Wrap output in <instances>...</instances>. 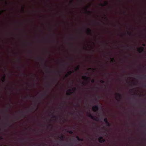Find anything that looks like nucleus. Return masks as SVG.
I'll return each instance as SVG.
<instances>
[{
	"label": "nucleus",
	"mask_w": 146,
	"mask_h": 146,
	"mask_svg": "<svg viewBox=\"0 0 146 146\" xmlns=\"http://www.w3.org/2000/svg\"><path fill=\"white\" fill-rule=\"evenodd\" d=\"M48 86L49 87H51V85L50 84H48Z\"/></svg>",
	"instance_id": "32"
},
{
	"label": "nucleus",
	"mask_w": 146,
	"mask_h": 146,
	"mask_svg": "<svg viewBox=\"0 0 146 146\" xmlns=\"http://www.w3.org/2000/svg\"><path fill=\"white\" fill-rule=\"evenodd\" d=\"M142 45H143V46H145V44L143 43V44H142Z\"/></svg>",
	"instance_id": "36"
},
{
	"label": "nucleus",
	"mask_w": 146,
	"mask_h": 146,
	"mask_svg": "<svg viewBox=\"0 0 146 146\" xmlns=\"http://www.w3.org/2000/svg\"><path fill=\"white\" fill-rule=\"evenodd\" d=\"M95 80L94 79H92V80H91V82L92 83H94L95 82Z\"/></svg>",
	"instance_id": "22"
},
{
	"label": "nucleus",
	"mask_w": 146,
	"mask_h": 146,
	"mask_svg": "<svg viewBox=\"0 0 146 146\" xmlns=\"http://www.w3.org/2000/svg\"><path fill=\"white\" fill-rule=\"evenodd\" d=\"M99 109V107L98 105H95L92 107L93 111L96 112L98 111Z\"/></svg>",
	"instance_id": "5"
},
{
	"label": "nucleus",
	"mask_w": 146,
	"mask_h": 146,
	"mask_svg": "<svg viewBox=\"0 0 146 146\" xmlns=\"http://www.w3.org/2000/svg\"><path fill=\"white\" fill-rule=\"evenodd\" d=\"M88 116L95 121H97V118H95L91 113H89Z\"/></svg>",
	"instance_id": "2"
},
{
	"label": "nucleus",
	"mask_w": 146,
	"mask_h": 146,
	"mask_svg": "<svg viewBox=\"0 0 146 146\" xmlns=\"http://www.w3.org/2000/svg\"><path fill=\"white\" fill-rule=\"evenodd\" d=\"M65 146H73L72 143H69L65 144Z\"/></svg>",
	"instance_id": "13"
},
{
	"label": "nucleus",
	"mask_w": 146,
	"mask_h": 146,
	"mask_svg": "<svg viewBox=\"0 0 146 146\" xmlns=\"http://www.w3.org/2000/svg\"><path fill=\"white\" fill-rule=\"evenodd\" d=\"M76 138H77V140H78V141H80V137H79V136H77L76 137Z\"/></svg>",
	"instance_id": "23"
},
{
	"label": "nucleus",
	"mask_w": 146,
	"mask_h": 146,
	"mask_svg": "<svg viewBox=\"0 0 146 146\" xmlns=\"http://www.w3.org/2000/svg\"><path fill=\"white\" fill-rule=\"evenodd\" d=\"M53 117L54 118H56V116H54Z\"/></svg>",
	"instance_id": "33"
},
{
	"label": "nucleus",
	"mask_w": 146,
	"mask_h": 146,
	"mask_svg": "<svg viewBox=\"0 0 146 146\" xmlns=\"http://www.w3.org/2000/svg\"><path fill=\"white\" fill-rule=\"evenodd\" d=\"M42 60H43V61H44V58H42Z\"/></svg>",
	"instance_id": "40"
},
{
	"label": "nucleus",
	"mask_w": 146,
	"mask_h": 146,
	"mask_svg": "<svg viewBox=\"0 0 146 146\" xmlns=\"http://www.w3.org/2000/svg\"><path fill=\"white\" fill-rule=\"evenodd\" d=\"M104 121L106 123L108 122V119L107 118H104Z\"/></svg>",
	"instance_id": "19"
},
{
	"label": "nucleus",
	"mask_w": 146,
	"mask_h": 146,
	"mask_svg": "<svg viewBox=\"0 0 146 146\" xmlns=\"http://www.w3.org/2000/svg\"><path fill=\"white\" fill-rule=\"evenodd\" d=\"M84 10H85L86 12L88 13L89 15H90L91 13V12L90 11H88L86 8H85Z\"/></svg>",
	"instance_id": "14"
},
{
	"label": "nucleus",
	"mask_w": 146,
	"mask_h": 146,
	"mask_svg": "<svg viewBox=\"0 0 146 146\" xmlns=\"http://www.w3.org/2000/svg\"><path fill=\"white\" fill-rule=\"evenodd\" d=\"M110 59L111 60V62H113L114 61V58H110Z\"/></svg>",
	"instance_id": "20"
},
{
	"label": "nucleus",
	"mask_w": 146,
	"mask_h": 146,
	"mask_svg": "<svg viewBox=\"0 0 146 146\" xmlns=\"http://www.w3.org/2000/svg\"><path fill=\"white\" fill-rule=\"evenodd\" d=\"M49 127H51V128L52 129V125L51 124H50L49 125Z\"/></svg>",
	"instance_id": "26"
},
{
	"label": "nucleus",
	"mask_w": 146,
	"mask_h": 146,
	"mask_svg": "<svg viewBox=\"0 0 146 146\" xmlns=\"http://www.w3.org/2000/svg\"><path fill=\"white\" fill-rule=\"evenodd\" d=\"M67 132L71 134H72L73 133V132L72 130H68L67 131Z\"/></svg>",
	"instance_id": "17"
},
{
	"label": "nucleus",
	"mask_w": 146,
	"mask_h": 146,
	"mask_svg": "<svg viewBox=\"0 0 146 146\" xmlns=\"http://www.w3.org/2000/svg\"><path fill=\"white\" fill-rule=\"evenodd\" d=\"M144 49V48L143 47L141 46L140 48H138L137 50L140 53H141L143 51Z\"/></svg>",
	"instance_id": "7"
},
{
	"label": "nucleus",
	"mask_w": 146,
	"mask_h": 146,
	"mask_svg": "<svg viewBox=\"0 0 146 146\" xmlns=\"http://www.w3.org/2000/svg\"><path fill=\"white\" fill-rule=\"evenodd\" d=\"M5 11V10H3V11Z\"/></svg>",
	"instance_id": "48"
},
{
	"label": "nucleus",
	"mask_w": 146,
	"mask_h": 146,
	"mask_svg": "<svg viewBox=\"0 0 146 146\" xmlns=\"http://www.w3.org/2000/svg\"><path fill=\"white\" fill-rule=\"evenodd\" d=\"M82 78L83 79L88 82H89L90 79V77L86 76H83Z\"/></svg>",
	"instance_id": "6"
},
{
	"label": "nucleus",
	"mask_w": 146,
	"mask_h": 146,
	"mask_svg": "<svg viewBox=\"0 0 146 146\" xmlns=\"http://www.w3.org/2000/svg\"><path fill=\"white\" fill-rule=\"evenodd\" d=\"M82 84H83V85H84V83H83V82L82 83Z\"/></svg>",
	"instance_id": "39"
},
{
	"label": "nucleus",
	"mask_w": 146,
	"mask_h": 146,
	"mask_svg": "<svg viewBox=\"0 0 146 146\" xmlns=\"http://www.w3.org/2000/svg\"><path fill=\"white\" fill-rule=\"evenodd\" d=\"M52 35H53V36H54V34H53Z\"/></svg>",
	"instance_id": "47"
},
{
	"label": "nucleus",
	"mask_w": 146,
	"mask_h": 146,
	"mask_svg": "<svg viewBox=\"0 0 146 146\" xmlns=\"http://www.w3.org/2000/svg\"><path fill=\"white\" fill-rule=\"evenodd\" d=\"M98 140L99 142L100 143H103L105 142V140L103 139V137L102 136H100L99 137Z\"/></svg>",
	"instance_id": "3"
},
{
	"label": "nucleus",
	"mask_w": 146,
	"mask_h": 146,
	"mask_svg": "<svg viewBox=\"0 0 146 146\" xmlns=\"http://www.w3.org/2000/svg\"><path fill=\"white\" fill-rule=\"evenodd\" d=\"M9 108V106L8 105V106H7V109H8Z\"/></svg>",
	"instance_id": "38"
},
{
	"label": "nucleus",
	"mask_w": 146,
	"mask_h": 146,
	"mask_svg": "<svg viewBox=\"0 0 146 146\" xmlns=\"http://www.w3.org/2000/svg\"><path fill=\"white\" fill-rule=\"evenodd\" d=\"M87 34L91 36H92V30L89 28H88L87 30Z\"/></svg>",
	"instance_id": "4"
},
{
	"label": "nucleus",
	"mask_w": 146,
	"mask_h": 146,
	"mask_svg": "<svg viewBox=\"0 0 146 146\" xmlns=\"http://www.w3.org/2000/svg\"><path fill=\"white\" fill-rule=\"evenodd\" d=\"M115 94L117 96V97H116L117 100H118V99L119 101L121 100L122 98L121 95L119 93H116Z\"/></svg>",
	"instance_id": "1"
},
{
	"label": "nucleus",
	"mask_w": 146,
	"mask_h": 146,
	"mask_svg": "<svg viewBox=\"0 0 146 146\" xmlns=\"http://www.w3.org/2000/svg\"><path fill=\"white\" fill-rule=\"evenodd\" d=\"M5 75H4V76L3 77V78L2 79V80L3 82H4L5 80Z\"/></svg>",
	"instance_id": "16"
},
{
	"label": "nucleus",
	"mask_w": 146,
	"mask_h": 146,
	"mask_svg": "<svg viewBox=\"0 0 146 146\" xmlns=\"http://www.w3.org/2000/svg\"><path fill=\"white\" fill-rule=\"evenodd\" d=\"M108 1H105V2L104 4H102V3H101L100 4V5L102 7H103L105 5H108Z\"/></svg>",
	"instance_id": "9"
},
{
	"label": "nucleus",
	"mask_w": 146,
	"mask_h": 146,
	"mask_svg": "<svg viewBox=\"0 0 146 146\" xmlns=\"http://www.w3.org/2000/svg\"><path fill=\"white\" fill-rule=\"evenodd\" d=\"M20 119V118H19V119Z\"/></svg>",
	"instance_id": "50"
},
{
	"label": "nucleus",
	"mask_w": 146,
	"mask_h": 146,
	"mask_svg": "<svg viewBox=\"0 0 146 146\" xmlns=\"http://www.w3.org/2000/svg\"><path fill=\"white\" fill-rule=\"evenodd\" d=\"M1 13H0V15H1Z\"/></svg>",
	"instance_id": "49"
},
{
	"label": "nucleus",
	"mask_w": 146,
	"mask_h": 146,
	"mask_svg": "<svg viewBox=\"0 0 146 146\" xmlns=\"http://www.w3.org/2000/svg\"><path fill=\"white\" fill-rule=\"evenodd\" d=\"M77 106L78 107H79L80 106V104L78 103L77 104Z\"/></svg>",
	"instance_id": "35"
},
{
	"label": "nucleus",
	"mask_w": 146,
	"mask_h": 146,
	"mask_svg": "<svg viewBox=\"0 0 146 146\" xmlns=\"http://www.w3.org/2000/svg\"><path fill=\"white\" fill-rule=\"evenodd\" d=\"M22 10H23V11H24V7H22Z\"/></svg>",
	"instance_id": "34"
},
{
	"label": "nucleus",
	"mask_w": 146,
	"mask_h": 146,
	"mask_svg": "<svg viewBox=\"0 0 146 146\" xmlns=\"http://www.w3.org/2000/svg\"><path fill=\"white\" fill-rule=\"evenodd\" d=\"M146 75H144L143 77H142V78H144V79H145L146 78Z\"/></svg>",
	"instance_id": "29"
},
{
	"label": "nucleus",
	"mask_w": 146,
	"mask_h": 146,
	"mask_svg": "<svg viewBox=\"0 0 146 146\" xmlns=\"http://www.w3.org/2000/svg\"><path fill=\"white\" fill-rule=\"evenodd\" d=\"M127 34L129 35H130V33H129V31H127Z\"/></svg>",
	"instance_id": "27"
},
{
	"label": "nucleus",
	"mask_w": 146,
	"mask_h": 146,
	"mask_svg": "<svg viewBox=\"0 0 146 146\" xmlns=\"http://www.w3.org/2000/svg\"><path fill=\"white\" fill-rule=\"evenodd\" d=\"M3 139V137H0V140L2 139Z\"/></svg>",
	"instance_id": "31"
},
{
	"label": "nucleus",
	"mask_w": 146,
	"mask_h": 146,
	"mask_svg": "<svg viewBox=\"0 0 146 146\" xmlns=\"http://www.w3.org/2000/svg\"><path fill=\"white\" fill-rule=\"evenodd\" d=\"M79 141H84V139L83 138H80Z\"/></svg>",
	"instance_id": "24"
},
{
	"label": "nucleus",
	"mask_w": 146,
	"mask_h": 146,
	"mask_svg": "<svg viewBox=\"0 0 146 146\" xmlns=\"http://www.w3.org/2000/svg\"><path fill=\"white\" fill-rule=\"evenodd\" d=\"M71 0L72 1L71 2V3H72V1H73L74 0Z\"/></svg>",
	"instance_id": "41"
},
{
	"label": "nucleus",
	"mask_w": 146,
	"mask_h": 146,
	"mask_svg": "<svg viewBox=\"0 0 146 146\" xmlns=\"http://www.w3.org/2000/svg\"><path fill=\"white\" fill-rule=\"evenodd\" d=\"M69 75L67 73L65 75V76L66 77H68Z\"/></svg>",
	"instance_id": "25"
},
{
	"label": "nucleus",
	"mask_w": 146,
	"mask_h": 146,
	"mask_svg": "<svg viewBox=\"0 0 146 146\" xmlns=\"http://www.w3.org/2000/svg\"><path fill=\"white\" fill-rule=\"evenodd\" d=\"M74 89H75V90L76 89V88H74Z\"/></svg>",
	"instance_id": "45"
},
{
	"label": "nucleus",
	"mask_w": 146,
	"mask_h": 146,
	"mask_svg": "<svg viewBox=\"0 0 146 146\" xmlns=\"http://www.w3.org/2000/svg\"><path fill=\"white\" fill-rule=\"evenodd\" d=\"M34 106H36V104H34Z\"/></svg>",
	"instance_id": "42"
},
{
	"label": "nucleus",
	"mask_w": 146,
	"mask_h": 146,
	"mask_svg": "<svg viewBox=\"0 0 146 146\" xmlns=\"http://www.w3.org/2000/svg\"><path fill=\"white\" fill-rule=\"evenodd\" d=\"M100 82L102 83H105V81L102 80H100Z\"/></svg>",
	"instance_id": "21"
},
{
	"label": "nucleus",
	"mask_w": 146,
	"mask_h": 146,
	"mask_svg": "<svg viewBox=\"0 0 146 146\" xmlns=\"http://www.w3.org/2000/svg\"><path fill=\"white\" fill-rule=\"evenodd\" d=\"M31 97V96H28L26 98H30Z\"/></svg>",
	"instance_id": "30"
},
{
	"label": "nucleus",
	"mask_w": 146,
	"mask_h": 146,
	"mask_svg": "<svg viewBox=\"0 0 146 146\" xmlns=\"http://www.w3.org/2000/svg\"><path fill=\"white\" fill-rule=\"evenodd\" d=\"M127 47H129V46L127 45Z\"/></svg>",
	"instance_id": "44"
},
{
	"label": "nucleus",
	"mask_w": 146,
	"mask_h": 146,
	"mask_svg": "<svg viewBox=\"0 0 146 146\" xmlns=\"http://www.w3.org/2000/svg\"><path fill=\"white\" fill-rule=\"evenodd\" d=\"M48 66L47 65L46 66L45 72L46 73H50V70L47 67Z\"/></svg>",
	"instance_id": "10"
},
{
	"label": "nucleus",
	"mask_w": 146,
	"mask_h": 146,
	"mask_svg": "<svg viewBox=\"0 0 146 146\" xmlns=\"http://www.w3.org/2000/svg\"><path fill=\"white\" fill-rule=\"evenodd\" d=\"M74 71H73V72H72L71 71H69L68 73L67 74L70 76L71 75L72 73V72H74Z\"/></svg>",
	"instance_id": "15"
},
{
	"label": "nucleus",
	"mask_w": 146,
	"mask_h": 146,
	"mask_svg": "<svg viewBox=\"0 0 146 146\" xmlns=\"http://www.w3.org/2000/svg\"><path fill=\"white\" fill-rule=\"evenodd\" d=\"M6 4H7V2H6Z\"/></svg>",
	"instance_id": "46"
},
{
	"label": "nucleus",
	"mask_w": 146,
	"mask_h": 146,
	"mask_svg": "<svg viewBox=\"0 0 146 146\" xmlns=\"http://www.w3.org/2000/svg\"><path fill=\"white\" fill-rule=\"evenodd\" d=\"M58 137L60 138L62 141H63L65 138V136L63 135H62L60 136H58Z\"/></svg>",
	"instance_id": "11"
},
{
	"label": "nucleus",
	"mask_w": 146,
	"mask_h": 146,
	"mask_svg": "<svg viewBox=\"0 0 146 146\" xmlns=\"http://www.w3.org/2000/svg\"><path fill=\"white\" fill-rule=\"evenodd\" d=\"M71 89H69L66 92V94L67 96H70L73 93V92L71 91Z\"/></svg>",
	"instance_id": "8"
},
{
	"label": "nucleus",
	"mask_w": 146,
	"mask_h": 146,
	"mask_svg": "<svg viewBox=\"0 0 146 146\" xmlns=\"http://www.w3.org/2000/svg\"><path fill=\"white\" fill-rule=\"evenodd\" d=\"M42 96L43 97H44L45 96V94H43V95H42Z\"/></svg>",
	"instance_id": "37"
},
{
	"label": "nucleus",
	"mask_w": 146,
	"mask_h": 146,
	"mask_svg": "<svg viewBox=\"0 0 146 146\" xmlns=\"http://www.w3.org/2000/svg\"><path fill=\"white\" fill-rule=\"evenodd\" d=\"M106 124L109 127H110L111 126V124L110 123L108 122L106 123Z\"/></svg>",
	"instance_id": "18"
},
{
	"label": "nucleus",
	"mask_w": 146,
	"mask_h": 146,
	"mask_svg": "<svg viewBox=\"0 0 146 146\" xmlns=\"http://www.w3.org/2000/svg\"><path fill=\"white\" fill-rule=\"evenodd\" d=\"M92 68H90V70H92Z\"/></svg>",
	"instance_id": "43"
},
{
	"label": "nucleus",
	"mask_w": 146,
	"mask_h": 146,
	"mask_svg": "<svg viewBox=\"0 0 146 146\" xmlns=\"http://www.w3.org/2000/svg\"><path fill=\"white\" fill-rule=\"evenodd\" d=\"M143 86L144 87H146V84L145 83H144L143 84Z\"/></svg>",
	"instance_id": "28"
},
{
	"label": "nucleus",
	"mask_w": 146,
	"mask_h": 146,
	"mask_svg": "<svg viewBox=\"0 0 146 146\" xmlns=\"http://www.w3.org/2000/svg\"><path fill=\"white\" fill-rule=\"evenodd\" d=\"M80 65H78L75 68V71H77L80 69Z\"/></svg>",
	"instance_id": "12"
}]
</instances>
